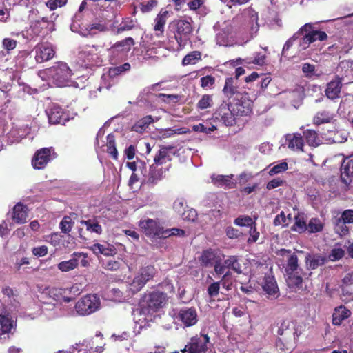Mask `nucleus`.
<instances>
[{
  "instance_id": "obj_1",
  "label": "nucleus",
  "mask_w": 353,
  "mask_h": 353,
  "mask_svg": "<svg viewBox=\"0 0 353 353\" xmlns=\"http://www.w3.org/2000/svg\"><path fill=\"white\" fill-rule=\"evenodd\" d=\"M327 39V35L325 32L314 30L312 23H305L287 40L283 48L282 55L285 54L294 42L296 43L298 52H300L308 48L311 43L316 41H325Z\"/></svg>"
},
{
  "instance_id": "obj_2",
  "label": "nucleus",
  "mask_w": 353,
  "mask_h": 353,
  "mask_svg": "<svg viewBox=\"0 0 353 353\" xmlns=\"http://www.w3.org/2000/svg\"><path fill=\"white\" fill-rule=\"evenodd\" d=\"M41 74L42 77L57 87H63L68 85L72 76V70L67 63L63 62L56 63L53 66L44 70Z\"/></svg>"
},
{
  "instance_id": "obj_3",
  "label": "nucleus",
  "mask_w": 353,
  "mask_h": 353,
  "mask_svg": "<svg viewBox=\"0 0 353 353\" xmlns=\"http://www.w3.org/2000/svg\"><path fill=\"white\" fill-rule=\"evenodd\" d=\"M192 19H177L172 21L169 28L174 33V38L180 46H185L193 32Z\"/></svg>"
},
{
  "instance_id": "obj_4",
  "label": "nucleus",
  "mask_w": 353,
  "mask_h": 353,
  "mask_svg": "<svg viewBox=\"0 0 353 353\" xmlns=\"http://www.w3.org/2000/svg\"><path fill=\"white\" fill-rule=\"evenodd\" d=\"M166 299V294L159 291H154L145 294L141 302L143 312L149 314L157 311L163 307Z\"/></svg>"
},
{
  "instance_id": "obj_5",
  "label": "nucleus",
  "mask_w": 353,
  "mask_h": 353,
  "mask_svg": "<svg viewBox=\"0 0 353 353\" xmlns=\"http://www.w3.org/2000/svg\"><path fill=\"white\" fill-rule=\"evenodd\" d=\"M100 304L99 297L97 294H88L77 302L75 309L79 315H89L98 310Z\"/></svg>"
},
{
  "instance_id": "obj_6",
  "label": "nucleus",
  "mask_w": 353,
  "mask_h": 353,
  "mask_svg": "<svg viewBox=\"0 0 353 353\" xmlns=\"http://www.w3.org/2000/svg\"><path fill=\"white\" fill-rule=\"evenodd\" d=\"M155 274L156 270L152 265L141 268L130 284L132 291L133 292L140 291L148 281L153 279Z\"/></svg>"
},
{
  "instance_id": "obj_7",
  "label": "nucleus",
  "mask_w": 353,
  "mask_h": 353,
  "mask_svg": "<svg viewBox=\"0 0 353 353\" xmlns=\"http://www.w3.org/2000/svg\"><path fill=\"white\" fill-rule=\"evenodd\" d=\"M57 157L52 147L38 150L32 159V165L34 169H43L52 159Z\"/></svg>"
},
{
  "instance_id": "obj_8",
  "label": "nucleus",
  "mask_w": 353,
  "mask_h": 353,
  "mask_svg": "<svg viewBox=\"0 0 353 353\" xmlns=\"http://www.w3.org/2000/svg\"><path fill=\"white\" fill-rule=\"evenodd\" d=\"M54 23L47 17H41L30 22V30L32 34L41 38L53 30Z\"/></svg>"
},
{
  "instance_id": "obj_9",
  "label": "nucleus",
  "mask_w": 353,
  "mask_h": 353,
  "mask_svg": "<svg viewBox=\"0 0 353 353\" xmlns=\"http://www.w3.org/2000/svg\"><path fill=\"white\" fill-rule=\"evenodd\" d=\"M139 226L146 236L163 238L164 228L157 221L151 219L140 221Z\"/></svg>"
},
{
  "instance_id": "obj_10",
  "label": "nucleus",
  "mask_w": 353,
  "mask_h": 353,
  "mask_svg": "<svg viewBox=\"0 0 353 353\" xmlns=\"http://www.w3.org/2000/svg\"><path fill=\"white\" fill-rule=\"evenodd\" d=\"M229 104L236 117L248 115L252 112V101L248 99L247 93L242 95V97L230 101Z\"/></svg>"
},
{
  "instance_id": "obj_11",
  "label": "nucleus",
  "mask_w": 353,
  "mask_h": 353,
  "mask_svg": "<svg viewBox=\"0 0 353 353\" xmlns=\"http://www.w3.org/2000/svg\"><path fill=\"white\" fill-rule=\"evenodd\" d=\"M234 112L229 103H223L214 113L215 119L222 122L226 126H232L235 122Z\"/></svg>"
},
{
  "instance_id": "obj_12",
  "label": "nucleus",
  "mask_w": 353,
  "mask_h": 353,
  "mask_svg": "<svg viewBox=\"0 0 353 353\" xmlns=\"http://www.w3.org/2000/svg\"><path fill=\"white\" fill-rule=\"evenodd\" d=\"M208 343L209 337L207 335L194 336L190 339L184 350H186L187 353H205Z\"/></svg>"
},
{
  "instance_id": "obj_13",
  "label": "nucleus",
  "mask_w": 353,
  "mask_h": 353,
  "mask_svg": "<svg viewBox=\"0 0 353 353\" xmlns=\"http://www.w3.org/2000/svg\"><path fill=\"white\" fill-rule=\"evenodd\" d=\"M296 252L305 254V266L309 270H315L327 261V257L320 253L305 252L303 250H297Z\"/></svg>"
},
{
  "instance_id": "obj_14",
  "label": "nucleus",
  "mask_w": 353,
  "mask_h": 353,
  "mask_svg": "<svg viewBox=\"0 0 353 353\" xmlns=\"http://www.w3.org/2000/svg\"><path fill=\"white\" fill-rule=\"evenodd\" d=\"M223 92L228 99H232V101L236 98L242 97V95L246 93L245 91L242 90L239 87L237 78H227Z\"/></svg>"
},
{
  "instance_id": "obj_15",
  "label": "nucleus",
  "mask_w": 353,
  "mask_h": 353,
  "mask_svg": "<svg viewBox=\"0 0 353 353\" xmlns=\"http://www.w3.org/2000/svg\"><path fill=\"white\" fill-rule=\"evenodd\" d=\"M34 50L36 61L40 63L50 60L55 54V51L52 46L48 43H42L37 46Z\"/></svg>"
},
{
  "instance_id": "obj_16",
  "label": "nucleus",
  "mask_w": 353,
  "mask_h": 353,
  "mask_svg": "<svg viewBox=\"0 0 353 353\" xmlns=\"http://www.w3.org/2000/svg\"><path fill=\"white\" fill-rule=\"evenodd\" d=\"M177 318L185 326L190 327L195 325L198 321L197 312L194 307H185L179 310Z\"/></svg>"
},
{
  "instance_id": "obj_17",
  "label": "nucleus",
  "mask_w": 353,
  "mask_h": 353,
  "mask_svg": "<svg viewBox=\"0 0 353 353\" xmlns=\"http://www.w3.org/2000/svg\"><path fill=\"white\" fill-rule=\"evenodd\" d=\"M342 81L343 78L336 76L333 80L327 84L325 93L328 99L334 100L340 97L343 85Z\"/></svg>"
},
{
  "instance_id": "obj_18",
  "label": "nucleus",
  "mask_w": 353,
  "mask_h": 353,
  "mask_svg": "<svg viewBox=\"0 0 353 353\" xmlns=\"http://www.w3.org/2000/svg\"><path fill=\"white\" fill-rule=\"evenodd\" d=\"M169 167L163 170L157 164H152L150 166L148 175L145 176V182L148 184L155 185L160 181L164 176L166 170Z\"/></svg>"
},
{
  "instance_id": "obj_19",
  "label": "nucleus",
  "mask_w": 353,
  "mask_h": 353,
  "mask_svg": "<svg viewBox=\"0 0 353 353\" xmlns=\"http://www.w3.org/2000/svg\"><path fill=\"white\" fill-rule=\"evenodd\" d=\"M262 288L270 299H277L280 294L277 283L273 276H265Z\"/></svg>"
},
{
  "instance_id": "obj_20",
  "label": "nucleus",
  "mask_w": 353,
  "mask_h": 353,
  "mask_svg": "<svg viewBox=\"0 0 353 353\" xmlns=\"http://www.w3.org/2000/svg\"><path fill=\"white\" fill-rule=\"evenodd\" d=\"M48 121L50 124H65V119H63V112L62 108L57 105H53L50 108L46 110Z\"/></svg>"
},
{
  "instance_id": "obj_21",
  "label": "nucleus",
  "mask_w": 353,
  "mask_h": 353,
  "mask_svg": "<svg viewBox=\"0 0 353 353\" xmlns=\"http://www.w3.org/2000/svg\"><path fill=\"white\" fill-rule=\"evenodd\" d=\"M173 146H161L159 150L156 154L154 161L157 165H161L172 160L173 152Z\"/></svg>"
},
{
  "instance_id": "obj_22",
  "label": "nucleus",
  "mask_w": 353,
  "mask_h": 353,
  "mask_svg": "<svg viewBox=\"0 0 353 353\" xmlns=\"http://www.w3.org/2000/svg\"><path fill=\"white\" fill-rule=\"evenodd\" d=\"M90 250L96 254H103L107 256H112L117 254V250L113 245L105 243H94L90 247Z\"/></svg>"
},
{
  "instance_id": "obj_23",
  "label": "nucleus",
  "mask_w": 353,
  "mask_h": 353,
  "mask_svg": "<svg viewBox=\"0 0 353 353\" xmlns=\"http://www.w3.org/2000/svg\"><path fill=\"white\" fill-rule=\"evenodd\" d=\"M71 256L72 259L70 260L61 261L58 264L57 267L59 270L61 272H69L77 268L82 254L74 252Z\"/></svg>"
},
{
  "instance_id": "obj_24",
  "label": "nucleus",
  "mask_w": 353,
  "mask_h": 353,
  "mask_svg": "<svg viewBox=\"0 0 353 353\" xmlns=\"http://www.w3.org/2000/svg\"><path fill=\"white\" fill-rule=\"evenodd\" d=\"M353 174V160L345 159L341 166V179L343 183L347 185L351 182L350 176Z\"/></svg>"
},
{
  "instance_id": "obj_25",
  "label": "nucleus",
  "mask_w": 353,
  "mask_h": 353,
  "mask_svg": "<svg viewBox=\"0 0 353 353\" xmlns=\"http://www.w3.org/2000/svg\"><path fill=\"white\" fill-rule=\"evenodd\" d=\"M286 142L290 149L303 151V139L301 134H289L285 136Z\"/></svg>"
},
{
  "instance_id": "obj_26",
  "label": "nucleus",
  "mask_w": 353,
  "mask_h": 353,
  "mask_svg": "<svg viewBox=\"0 0 353 353\" xmlns=\"http://www.w3.org/2000/svg\"><path fill=\"white\" fill-rule=\"evenodd\" d=\"M169 17V12L166 10H161L157 14L154 19V30L156 32V35L160 37L164 32V26L166 23L167 19Z\"/></svg>"
},
{
  "instance_id": "obj_27",
  "label": "nucleus",
  "mask_w": 353,
  "mask_h": 353,
  "mask_svg": "<svg viewBox=\"0 0 353 353\" xmlns=\"http://www.w3.org/2000/svg\"><path fill=\"white\" fill-rule=\"evenodd\" d=\"M334 117V114L329 110H323L316 112L313 119L315 125H319L324 123L332 122Z\"/></svg>"
},
{
  "instance_id": "obj_28",
  "label": "nucleus",
  "mask_w": 353,
  "mask_h": 353,
  "mask_svg": "<svg viewBox=\"0 0 353 353\" xmlns=\"http://www.w3.org/2000/svg\"><path fill=\"white\" fill-rule=\"evenodd\" d=\"M27 218L28 211L26 206L21 203L17 204L13 209L12 219L17 223H23L26 221Z\"/></svg>"
},
{
  "instance_id": "obj_29",
  "label": "nucleus",
  "mask_w": 353,
  "mask_h": 353,
  "mask_svg": "<svg viewBox=\"0 0 353 353\" xmlns=\"http://www.w3.org/2000/svg\"><path fill=\"white\" fill-rule=\"evenodd\" d=\"M351 312L343 306L335 309L332 315V322L334 325H340L341 322L350 316Z\"/></svg>"
},
{
  "instance_id": "obj_30",
  "label": "nucleus",
  "mask_w": 353,
  "mask_h": 353,
  "mask_svg": "<svg viewBox=\"0 0 353 353\" xmlns=\"http://www.w3.org/2000/svg\"><path fill=\"white\" fill-rule=\"evenodd\" d=\"M332 223L335 232L339 236H343L349 234V227L347 226V223L339 219L338 216L332 219Z\"/></svg>"
},
{
  "instance_id": "obj_31",
  "label": "nucleus",
  "mask_w": 353,
  "mask_h": 353,
  "mask_svg": "<svg viewBox=\"0 0 353 353\" xmlns=\"http://www.w3.org/2000/svg\"><path fill=\"white\" fill-rule=\"evenodd\" d=\"M285 271L287 274L303 272L302 269L300 268L299 265L298 257L296 254H292L288 259Z\"/></svg>"
},
{
  "instance_id": "obj_32",
  "label": "nucleus",
  "mask_w": 353,
  "mask_h": 353,
  "mask_svg": "<svg viewBox=\"0 0 353 353\" xmlns=\"http://www.w3.org/2000/svg\"><path fill=\"white\" fill-rule=\"evenodd\" d=\"M225 266L226 268L232 269L237 274L242 273V267L239 262V257L236 256H229L225 260H224Z\"/></svg>"
},
{
  "instance_id": "obj_33",
  "label": "nucleus",
  "mask_w": 353,
  "mask_h": 353,
  "mask_svg": "<svg viewBox=\"0 0 353 353\" xmlns=\"http://www.w3.org/2000/svg\"><path fill=\"white\" fill-rule=\"evenodd\" d=\"M219 257L211 250H205L201 256V262L205 266H211L218 260Z\"/></svg>"
},
{
  "instance_id": "obj_34",
  "label": "nucleus",
  "mask_w": 353,
  "mask_h": 353,
  "mask_svg": "<svg viewBox=\"0 0 353 353\" xmlns=\"http://www.w3.org/2000/svg\"><path fill=\"white\" fill-rule=\"evenodd\" d=\"M154 122V119L152 116H146L142 118L141 120L137 121L132 127V130L137 132H143L148 125Z\"/></svg>"
},
{
  "instance_id": "obj_35",
  "label": "nucleus",
  "mask_w": 353,
  "mask_h": 353,
  "mask_svg": "<svg viewBox=\"0 0 353 353\" xmlns=\"http://www.w3.org/2000/svg\"><path fill=\"white\" fill-rule=\"evenodd\" d=\"M130 68L131 66L129 63H125L122 65L110 68L108 70V77L111 79L115 78L117 76L129 71Z\"/></svg>"
},
{
  "instance_id": "obj_36",
  "label": "nucleus",
  "mask_w": 353,
  "mask_h": 353,
  "mask_svg": "<svg viewBox=\"0 0 353 353\" xmlns=\"http://www.w3.org/2000/svg\"><path fill=\"white\" fill-rule=\"evenodd\" d=\"M324 224L318 218H312L307 225V230L310 233L320 232L323 230Z\"/></svg>"
},
{
  "instance_id": "obj_37",
  "label": "nucleus",
  "mask_w": 353,
  "mask_h": 353,
  "mask_svg": "<svg viewBox=\"0 0 353 353\" xmlns=\"http://www.w3.org/2000/svg\"><path fill=\"white\" fill-rule=\"evenodd\" d=\"M306 142L311 146L316 147L320 144V139L317 133L312 130H307L303 132Z\"/></svg>"
},
{
  "instance_id": "obj_38",
  "label": "nucleus",
  "mask_w": 353,
  "mask_h": 353,
  "mask_svg": "<svg viewBox=\"0 0 353 353\" xmlns=\"http://www.w3.org/2000/svg\"><path fill=\"white\" fill-rule=\"evenodd\" d=\"M230 177L229 176L213 175L212 176V181L216 185L232 188L233 187V183L230 181Z\"/></svg>"
},
{
  "instance_id": "obj_39",
  "label": "nucleus",
  "mask_w": 353,
  "mask_h": 353,
  "mask_svg": "<svg viewBox=\"0 0 353 353\" xmlns=\"http://www.w3.org/2000/svg\"><path fill=\"white\" fill-rule=\"evenodd\" d=\"M80 223L82 225H86V230L88 231H90L91 232H94L98 234H100L102 233L101 226L99 224L98 222L95 221L94 220H91V219H89L87 221L82 220L80 221Z\"/></svg>"
},
{
  "instance_id": "obj_40",
  "label": "nucleus",
  "mask_w": 353,
  "mask_h": 353,
  "mask_svg": "<svg viewBox=\"0 0 353 353\" xmlns=\"http://www.w3.org/2000/svg\"><path fill=\"white\" fill-rule=\"evenodd\" d=\"M12 327V321L8 317L0 314V336L8 333Z\"/></svg>"
},
{
  "instance_id": "obj_41",
  "label": "nucleus",
  "mask_w": 353,
  "mask_h": 353,
  "mask_svg": "<svg viewBox=\"0 0 353 353\" xmlns=\"http://www.w3.org/2000/svg\"><path fill=\"white\" fill-rule=\"evenodd\" d=\"M107 152L113 157V159H117L118 152L115 145V139L114 136L112 134L107 136Z\"/></svg>"
},
{
  "instance_id": "obj_42",
  "label": "nucleus",
  "mask_w": 353,
  "mask_h": 353,
  "mask_svg": "<svg viewBox=\"0 0 353 353\" xmlns=\"http://www.w3.org/2000/svg\"><path fill=\"white\" fill-rule=\"evenodd\" d=\"M121 265V261L114 259H108L102 261V267L109 271H117Z\"/></svg>"
},
{
  "instance_id": "obj_43",
  "label": "nucleus",
  "mask_w": 353,
  "mask_h": 353,
  "mask_svg": "<svg viewBox=\"0 0 353 353\" xmlns=\"http://www.w3.org/2000/svg\"><path fill=\"white\" fill-rule=\"evenodd\" d=\"M265 55L262 53H256L254 58H246L243 59V64L254 63L258 65H263L265 63Z\"/></svg>"
},
{
  "instance_id": "obj_44",
  "label": "nucleus",
  "mask_w": 353,
  "mask_h": 353,
  "mask_svg": "<svg viewBox=\"0 0 353 353\" xmlns=\"http://www.w3.org/2000/svg\"><path fill=\"white\" fill-rule=\"evenodd\" d=\"M201 57V53L198 51H194L185 56L182 60V64L187 65L190 64H194Z\"/></svg>"
},
{
  "instance_id": "obj_45",
  "label": "nucleus",
  "mask_w": 353,
  "mask_h": 353,
  "mask_svg": "<svg viewBox=\"0 0 353 353\" xmlns=\"http://www.w3.org/2000/svg\"><path fill=\"white\" fill-rule=\"evenodd\" d=\"M307 225L303 217L296 216L295 222L292 226V230L301 233L307 230Z\"/></svg>"
},
{
  "instance_id": "obj_46",
  "label": "nucleus",
  "mask_w": 353,
  "mask_h": 353,
  "mask_svg": "<svg viewBox=\"0 0 353 353\" xmlns=\"http://www.w3.org/2000/svg\"><path fill=\"white\" fill-rule=\"evenodd\" d=\"M135 22L136 21L130 17L124 19L118 28L117 32L119 33L125 30H132L135 26Z\"/></svg>"
},
{
  "instance_id": "obj_47",
  "label": "nucleus",
  "mask_w": 353,
  "mask_h": 353,
  "mask_svg": "<svg viewBox=\"0 0 353 353\" xmlns=\"http://www.w3.org/2000/svg\"><path fill=\"white\" fill-rule=\"evenodd\" d=\"M288 275L290 285L299 286L302 283V272H293L292 274H288Z\"/></svg>"
},
{
  "instance_id": "obj_48",
  "label": "nucleus",
  "mask_w": 353,
  "mask_h": 353,
  "mask_svg": "<svg viewBox=\"0 0 353 353\" xmlns=\"http://www.w3.org/2000/svg\"><path fill=\"white\" fill-rule=\"evenodd\" d=\"M255 223L249 216H239L234 219V223L239 226H251Z\"/></svg>"
},
{
  "instance_id": "obj_49",
  "label": "nucleus",
  "mask_w": 353,
  "mask_h": 353,
  "mask_svg": "<svg viewBox=\"0 0 353 353\" xmlns=\"http://www.w3.org/2000/svg\"><path fill=\"white\" fill-rule=\"evenodd\" d=\"M344 254L345 251L342 248H334L331 250L327 257V260L329 259L332 261H339L344 256Z\"/></svg>"
},
{
  "instance_id": "obj_50",
  "label": "nucleus",
  "mask_w": 353,
  "mask_h": 353,
  "mask_svg": "<svg viewBox=\"0 0 353 353\" xmlns=\"http://www.w3.org/2000/svg\"><path fill=\"white\" fill-rule=\"evenodd\" d=\"M73 223L70 216H65L60 223L59 228L62 232L67 234L71 231Z\"/></svg>"
},
{
  "instance_id": "obj_51",
  "label": "nucleus",
  "mask_w": 353,
  "mask_h": 353,
  "mask_svg": "<svg viewBox=\"0 0 353 353\" xmlns=\"http://www.w3.org/2000/svg\"><path fill=\"white\" fill-rule=\"evenodd\" d=\"M212 97L209 94H204L197 103L198 108L201 110L206 109L212 105Z\"/></svg>"
},
{
  "instance_id": "obj_52",
  "label": "nucleus",
  "mask_w": 353,
  "mask_h": 353,
  "mask_svg": "<svg viewBox=\"0 0 353 353\" xmlns=\"http://www.w3.org/2000/svg\"><path fill=\"white\" fill-rule=\"evenodd\" d=\"M185 234V231L179 228L165 229L163 230V238H168L171 236H183Z\"/></svg>"
},
{
  "instance_id": "obj_53",
  "label": "nucleus",
  "mask_w": 353,
  "mask_h": 353,
  "mask_svg": "<svg viewBox=\"0 0 353 353\" xmlns=\"http://www.w3.org/2000/svg\"><path fill=\"white\" fill-rule=\"evenodd\" d=\"M221 283L219 281L213 282L208 288V294L210 298H214L219 293Z\"/></svg>"
},
{
  "instance_id": "obj_54",
  "label": "nucleus",
  "mask_w": 353,
  "mask_h": 353,
  "mask_svg": "<svg viewBox=\"0 0 353 353\" xmlns=\"http://www.w3.org/2000/svg\"><path fill=\"white\" fill-rule=\"evenodd\" d=\"M134 44V41L132 37H127L126 39L117 42L114 47L116 48H123V50L128 51L130 49L131 46H133Z\"/></svg>"
},
{
  "instance_id": "obj_55",
  "label": "nucleus",
  "mask_w": 353,
  "mask_h": 353,
  "mask_svg": "<svg viewBox=\"0 0 353 353\" xmlns=\"http://www.w3.org/2000/svg\"><path fill=\"white\" fill-rule=\"evenodd\" d=\"M288 168V163L285 161H283L274 167H272L269 171L270 175H274L285 172Z\"/></svg>"
},
{
  "instance_id": "obj_56",
  "label": "nucleus",
  "mask_w": 353,
  "mask_h": 353,
  "mask_svg": "<svg viewBox=\"0 0 353 353\" xmlns=\"http://www.w3.org/2000/svg\"><path fill=\"white\" fill-rule=\"evenodd\" d=\"M250 238L248 239V243H252L256 242L259 237V232L257 231L256 228V223H254L253 225L250 226Z\"/></svg>"
},
{
  "instance_id": "obj_57",
  "label": "nucleus",
  "mask_w": 353,
  "mask_h": 353,
  "mask_svg": "<svg viewBox=\"0 0 353 353\" xmlns=\"http://www.w3.org/2000/svg\"><path fill=\"white\" fill-rule=\"evenodd\" d=\"M86 30L91 32L92 31L97 30L100 32L105 31L106 30V26L101 21L99 22H93L87 25Z\"/></svg>"
},
{
  "instance_id": "obj_58",
  "label": "nucleus",
  "mask_w": 353,
  "mask_h": 353,
  "mask_svg": "<svg viewBox=\"0 0 353 353\" xmlns=\"http://www.w3.org/2000/svg\"><path fill=\"white\" fill-rule=\"evenodd\" d=\"M192 129L195 132H201L205 134H210L212 132L214 131L216 128L214 125H212L210 127H205L203 124L199 123L198 125H195L192 127Z\"/></svg>"
},
{
  "instance_id": "obj_59",
  "label": "nucleus",
  "mask_w": 353,
  "mask_h": 353,
  "mask_svg": "<svg viewBox=\"0 0 353 353\" xmlns=\"http://www.w3.org/2000/svg\"><path fill=\"white\" fill-rule=\"evenodd\" d=\"M67 0H48L46 4L50 10H54L59 7L65 6Z\"/></svg>"
},
{
  "instance_id": "obj_60",
  "label": "nucleus",
  "mask_w": 353,
  "mask_h": 353,
  "mask_svg": "<svg viewBox=\"0 0 353 353\" xmlns=\"http://www.w3.org/2000/svg\"><path fill=\"white\" fill-rule=\"evenodd\" d=\"M338 217L347 224L352 223H353V210H351V209L345 210Z\"/></svg>"
},
{
  "instance_id": "obj_61",
  "label": "nucleus",
  "mask_w": 353,
  "mask_h": 353,
  "mask_svg": "<svg viewBox=\"0 0 353 353\" xmlns=\"http://www.w3.org/2000/svg\"><path fill=\"white\" fill-rule=\"evenodd\" d=\"M302 72L305 77H311L315 74V65L309 63H305L302 65Z\"/></svg>"
},
{
  "instance_id": "obj_62",
  "label": "nucleus",
  "mask_w": 353,
  "mask_h": 353,
  "mask_svg": "<svg viewBox=\"0 0 353 353\" xmlns=\"http://www.w3.org/2000/svg\"><path fill=\"white\" fill-rule=\"evenodd\" d=\"M186 207V203L183 199H177L174 203V209L176 212L181 214V215H184L185 214V208Z\"/></svg>"
},
{
  "instance_id": "obj_63",
  "label": "nucleus",
  "mask_w": 353,
  "mask_h": 353,
  "mask_svg": "<svg viewBox=\"0 0 353 353\" xmlns=\"http://www.w3.org/2000/svg\"><path fill=\"white\" fill-rule=\"evenodd\" d=\"M157 5L156 0H148L141 5V10L143 12H148Z\"/></svg>"
},
{
  "instance_id": "obj_64",
  "label": "nucleus",
  "mask_w": 353,
  "mask_h": 353,
  "mask_svg": "<svg viewBox=\"0 0 353 353\" xmlns=\"http://www.w3.org/2000/svg\"><path fill=\"white\" fill-rule=\"evenodd\" d=\"M225 233L229 239H237L242 234L239 230L231 226L226 228Z\"/></svg>"
}]
</instances>
